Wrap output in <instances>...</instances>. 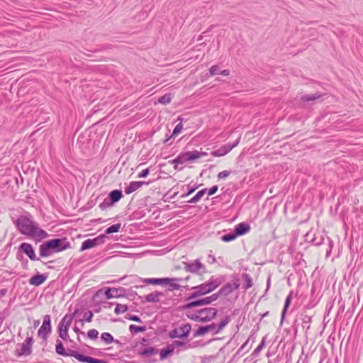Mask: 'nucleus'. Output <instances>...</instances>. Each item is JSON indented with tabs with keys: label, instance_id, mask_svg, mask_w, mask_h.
Instances as JSON below:
<instances>
[{
	"label": "nucleus",
	"instance_id": "39448f33",
	"mask_svg": "<svg viewBox=\"0 0 363 363\" xmlns=\"http://www.w3.org/2000/svg\"><path fill=\"white\" fill-rule=\"evenodd\" d=\"M73 316L65 315L58 325L59 336L64 340H67L69 337L68 330L72 322Z\"/></svg>",
	"mask_w": 363,
	"mask_h": 363
},
{
	"label": "nucleus",
	"instance_id": "4468645a",
	"mask_svg": "<svg viewBox=\"0 0 363 363\" xmlns=\"http://www.w3.org/2000/svg\"><path fill=\"white\" fill-rule=\"evenodd\" d=\"M124 289H116V288H108L105 291V296L107 299H110L112 298H116L121 296V292H123Z\"/></svg>",
	"mask_w": 363,
	"mask_h": 363
},
{
	"label": "nucleus",
	"instance_id": "13d9d810",
	"mask_svg": "<svg viewBox=\"0 0 363 363\" xmlns=\"http://www.w3.org/2000/svg\"><path fill=\"white\" fill-rule=\"evenodd\" d=\"M194 191V189H190V190L188 191V193L186 194V195H189V194H191V193H193Z\"/></svg>",
	"mask_w": 363,
	"mask_h": 363
},
{
	"label": "nucleus",
	"instance_id": "9d476101",
	"mask_svg": "<svg viewBox=\"0 0 363 363\" xmlns=\"http://www.w3.org/2000/svg\"><path fill=\"white\" fill-rule=\"evenodd\" d=\"M240 138L239 137L235 143L233 144H225L220 147L219 149L214 150L211 152V155L213 157H222L228 154L231 151V150L235 147L238 143H240Z\"/></svg>",
	"mask_w": 363,
	"mask_h": 363
},
{
	"label": "nucleus",
	"instance_id": "f03ea898",
	"mask_svg": "<svg viewBox=\"0 0 363 363\" xmlns=\"http://www.w3.org/2000/svg\"><path fill=\"white\" fill-rule=\"evenodd\" d=\"M238 287L239 284H237L235 283H227L219 290L218 294H214L211 296L205 297L203 298H201L196 301H190L185 306V308L188 309L196 306L210 304L218 298L219 294L227 296L232 293L234 290L237 289Z\"/></svg>",
	"mask_w": 363,
	"mask_h": 363
},
{
	"label": "nucleus",
	"instance_id": "a211bd4d",
	"mask_svg": "<svg viewBox=\"0 0 363 363\" xmlns=\"http://www.w3.org/2000/svg\"><path fill=\"white\" fill-rule=\"evenodd\" d=\"M187 162H191L189 158V152H181L174 160H172V163H179L184 164Z\"/></svg>",
	"mask_w": 363,
	"mask_h": 363
},
{
	"label": "nucleus",
	"instance_id": "f8f14e48",
	"mask_svg": "<svg viewBox=\"0 0 363 363\" xmlns=\"http://www.w3.org/2000/svg\"><path fill=\"white\" fill-rule=\"evenodd\" d=\"M19 249L21 251L26 254L31 260L34 261L38 259L33 247L30 244L23 242L20 245Z\"/></svg>",
	"mask_w": 363,
	"mask_h": 363
},
{
	"label": "nucleus",
	"instance_id": "e433bc0d",
	"mask_svg": "<svg viewBox=\"0 0 363 363\" xmlns=\"http://www.w3.org/2000/svg\"><path fill=\"white\" fill-rule=\"evenodd\" d=\"M236 233H228L223 235L221 240L224 242H230L234 240L237 238Z\"/></svg>",
	"mask_w": 363,
	"mask_h": 363
},
{
	"label": "nucleus",
	"instance_id": "bb28decb",
	"mask_svg": "<svg viewBox=\"0 0 363 363\" xmlns=\"http://www.w3.org/2000/svg\"><path fill=\"white\" fill-rule=\"evenodd\" d=\"M292 294L293 292L291 291L289 293V294L287 296V297L286 298V300H285V303H284V307L283 308V311H282V313H281V322L284 320V318H285V315H286V311L291 303V298H292Z\"/></svg>",
	"mask_w": 363,
	"mask_h": 363
},
{
	"label": "nucleus",
	"instance_id": "052dcab7",
	"mask_svg": "<svg viewBox=\"0 0 363 363\" xmlns=\"http://www.w3.org/2000/svg\"><path fill=\"white\" fill-rule=\"evenodd\" d=\"M247 342H248V340H247V341H246V342H245L242 345V347H241V348H240V349H242V348H244L245 347H246V345L247 344Z\"/></svg>",
	"mask_w": 363,
	"mask_h": 363
},
{
	"label": "nucleus",
	"instance_id": "a19ab883",
	"mask_svg": "<svg viewBox=\"0 0 363 363\" xmlns=\"http://www.w3.org/2000/svg\"><path fill=\"white\" fill-rule=\"evenodd\" d=\"M93 313L91 311H88L84 313V320L90 323L92 320ZM81 322L83 323V320H81Z\"/></svg>",
	"mask_w": 363,
	"mask_h": 363
},
{
	"label": "nucleus",
	"instance_id": "423d86ee",
	"mask_svg": "<svg viewBox=\"0 0 363 363\" xmlns=\"http://www.w3.org/2000/svg\"><path fill=\"white\" fill-rule=\"evenodd\" d=\"M184 269L185 271L193 273L202 274L206 272V267L199 259H195L192 262H184Z\"/></svg>",
	"mask_w": 363,
	"mask_h": 363
},
{
	"label": "nucleus",
	"instance_id": "c03bdc74",
	"mask_svg": "<svg viewBox=\"0 0 363 363\" xmlns=\"http://www.w3.org/2000/svg\"><path fill=\"white\" fill-rule=\"evenodd\" d=\"M209 73L211 76L220 74L219 67L217 65L212 66L209 69Z\"/></svg>",
	"mask_w": 363,
	"mask_h": 363
},
{
	"label": "nucleus",
	"instance_id": "473e14b6",
	"mask_svg": "<svg viewBox=\"0 0 363 363\" xmlns=\"http://www.w3.org/2000/svg\"><path fill=\"white\" fill-rule=\"evenodd\" d=\"M121 223H117V224H114L110 227H108L106 230V234H111V233H117L119 231L120 228H121Z\"/></svg>",
	"mask_w": 363,
	"mask_h": 363
},
{
	"label": "nucleus",
	"instance_id": "ea45409f",
	"mask_svg": "<svg viewBox=\"0 0 363 363\" xmlns=\"http://www.w3.org/2000/svg\"><path fill=\"white\" fill-rule=\"evenodd\" d=\"M244 279H245L244 288L245 289H248L251 288L252 286V281L251 278L248 275H245L244 277Z\"/></svg>",
	"mask_w": 363,
	"mask_h": 363
},
{
	"label": "nucleus",
	"instance_id": "a878e982",
	"mask_svg": "<svg viewBox=\"0 0 363 363\" xmlns=\"http://www.w3.org/2000/svg\"><path fill=\"white\" fill-rule=\"evenodd\" d=\"M230 321V316H225L223 320L220 321V323L217 325L218 328L216 330H213V335L219 333Z\"/></svg>",
	"mask_w": 363,
	"mask_h": 363
},
{
	"label": "nucleus",
	"instance_id": "c85d7f7f",
	"mask_svg": "<svg viewBox=\"0 0 363 363\" xmlns=\"http://www.w3.org/2000/svg\"><path fill=\"white\" fill-rule=\"evenodd\" d=\"M206 193V189H203L198 191L196 193V194L189 201V203H194L198 202L205 195Z\"/></svg>",
	"mask_w": 363,
	"mask_h": 363
},
{
	"label": "nucleus",
	"instance_id": "4c0bfd02",
	"mask_svg": "<svg viewBox=\"0 0 363 363\" xmlns=\"http://www.w3.org/2000/svg\"><path fill=\"white\" fill-rule=\"evenodd\" d=\"M320 97V94H314L311 95H304L302 96V100L304 101H313Z\"/></svg>",
	"mask_w": 363,
	"mask_h": 363
},
{
	"label": "nucleus",
	"instance_id": "5fc2aeb1",
	"mask_svg": "<svg viewBox=\"0 0 363 363\" xmlns=\"http://www.w3.org/2000/svg\"><path fill=\"white\" fill-rule=\"evenodd\" d=\"M229 74H230V72L227 69H224V70H222L220 72V74L223 75V76H228V75H229Z\"/></svg>",
	"mask_w": 363,
	"mask_h": 363
},
{
	"label": "nucleus",
	"instance_id": "7ed1b4c3",
	"mask_svg": "<svg viewBox=\"0 0 363 363\" xmlns=\"http://www.w3.org/2000/svg\"><path fill=\"white\" fill-rule=\"evenodd\" d=\"M220 282L217 279L211 278L208 281L192 288V293L189 296L188 300L190 301L194 298L205 295L216 289Z\"/></svg>",
	"mask_w": 363,
	"mask_h": 363
},
{
	"label": "nucleus",
	"instance_id": "c9c22d12",
	"mask_svg": "<svg viewBox=\"0 0 363 363\" xmlns=\"http://www.w3.org/2000/svg\"><path fill=\"white\" fill-rule=\"evenodd\" d=\"M69 356L74 357L80 362H86V356H84L75 351H72V352L69 353Z\"/></svg>",
	"mask_w": 363,
	"mask_h": 363
},
{
	"label": "nucleus",
	"instance_id": "3c124183",
	"mask_svg": "<svg viewBox=\"0 0 363 363\" xmlns=\"http://www.w3.org/2000/svg\"><path fill=\"white\" fill-rule=\"evenodd\" d=\"M218 191L217 186H213L208 191L209 196L213 195Z\"/></svg>",
	"mask_w": 363,
	"mask_h": 363
},
{
	"label": "nucleus",
	"instance_id": "6e6552de",
	"mask_svg": "<svg viewBox=\"0 0 363 363\" xmlns=\"http://www.w3.org/2000/svg\"><path fill=\"white\" fill-rule=\"evenodd\" d=\"M49 247H51L53 252H58L66 250L69 247V242L62 239H53L48 241Z\"/></svg>",
	"mask_w": 363,
	"mask_h": 363
},
{
	"label": "nucleus",
	"instance_id": "2eb2a0df",
	"mask_svg": "<svg viewBox=\"0 0 363 363\" xmlns=\"http://www.w3.org/2000/svg\"><path fill=\"white\" fill-rule=\"evenodd\" d=\"M145 184V182H131L128 186L125 188V193L126 194H130Z\"/></svg>",
	"mask_w": 363,
	"mask_h": 363
},
{
	"label": "nucleus",
	"instance_id": "1a4fd4ad",
	"mask_svg": "<svg viewBox=\"0 0 363 363\" xmlns=\"http://www.w3.org/2000/svg\"><path fill=\"white\" fill-rule=\"evenodd\" d=\"M191 329V326L189 324H184L179 328L172 330L169 332V336L170 338H182L186 337Z\"/></svg>",
	"mask_w": 363,
	"mask_h": 363
},
{
	"label": "nucleus",
	"instance_id": "b1692460",
	"mask_svg": "<svg viewBox=\"0 0 363 363\" xmlns=\"http://www.w3.org/2000/svg\"><path fill=\"white\" fill-rule=\"evenodd\" d=\"M174 349L172 346L168 345L166 348L162 349L160 352V359L164 360L170 354L174 352Z\"/></svg>",
	"mask_w": 363,
	"mask_h": 363
},
{
	"label": "nucleus",
	"instance_id": "5701e85b",
	"mask_svg": "<svg viewBox=\"0 0 363 363\" xmlns=\"http://www.w3.org/2000/svg\"><path fill=\"white\" fill-rule=\"evenodd\" d=\"M167 281L164 283V285H169L171 290L179 289L180 286L178 284L181 279L177 278H165Z\"/></svg>",
	"mask_w": 363,
	"mask_h": 363
},
{
	"label": "nucleus",
	"instance_id": "4be33fe9",
	"mask_svg": "<svg viewBox=\"0 0 363 363\" xmlns=\"http://www.w3.org/2000/svg\"><path fill=\"white\" fill-rule=\"evenodd\" d=\"M189 154V158L191 162H194L196 160L201 158L202 157L206 156L207 152H201L198 150L188 151Z\"/></svg>",
	"mask_w": 363,
	"mask_h": 363
},
{
	"label": "nucleus",
	"instance_id": "9b49d317",
	"mask_svg": "<svg viewBox=\"0 0 363 363\" xmlns=\"http://www.w3.org/2000/svg\"><path fill=\"white\" fill-rule=\"evenodd\" d=\"M104 235H101L94 239H87L84 240L81 245L80 250L84 251L104 243Z\"/></svg>",
	"mask_w": 363,
	"mask_h": 363
},
{
	"label": "nucleus",
	"instance_id": "79ce46f5",
	"mask_svg": "<svg viewBox=\"0 0 363 363\" xmlns=\"http://www.w3.org/2000/svg\"><path fill=\"white\" fill-rule=\"evenodd\" d=\"M99 332L96 329L89 330L87 333V336L90 339L97 338Z\"/></svg>",
	"mask_w": 363,
	"mask_h": 363
},
{
	"label": "nucleus",
	"instance_id": "f3484780",
	"mask_svg": "<svg viewBox=\"0 0 363 363\" xmlns=\"http://www.w3.org/2000/svg\"><path fill=\"white\" fill-rule=\"evenodd\" d=\"M250 225L245 223H240L235 226V232L237 235H242L249 232Z\"/></svg>",
	"mask_w": 363,
	"mask_h": 363
},
{
	"label": "nucleus",
	"instance_id": "ddd939ff",
	"mask_svg": "<svg viewBox=\"0 0 363 363\" xmlns=\"http://www.w3.org/2000/svg\"><path fill=\"white\" fill-rule=\"evenodd\" d=\"M32 345H33V337H28L24 342L22 344L21 352L19 353V355H29L31 354L32 352Z\"/></svg>",
	"mask_w": 363,
	"mask_h": 363
},
{
	"label": "nucleus",
	"instance_id": "6e6d98bb",
	"mask_svg": "<svg viewBox=\"0 0 363 363\" xmlns=\"http://www.w3.org/2000/svg\"><path fill=\"white\" fill-rule=\"evenodd\" d=\"M108 205H109V204H108V203H106L105 201H104L103 203H101L100 204V207H101V208H106V206H108Z\"/></svg>",
	"mask_w": 363,
	"mask_h": 363
},
{
	"label": "nucleus",
	"instance_id": "412c9836",
	"mask_svg": "<svg viewBox=\"0 0 363 363\" xmlns=\"http://www.w3.org/2000/svg\"><path fill=\"white\" fill-rule=\"evenodd\" d=\"M167 280L165 278H147L143 279V282L146 284H160V285H164V283Z\"/></svg>",
	"mask_w": 363,
	"mask_h": 363
},
{
	"label": "nucleus",
	"instance_id": "4d7b16f0",
	"mask_svg": "<svg viewBox=\"0 0 363 363\" xmlns=\"http://www.w3.org/2000/svg\"><path fill=\"white\" fill-rule=\"evenodd\" d=\"M73 330H74V331L76 333H82V332L80 331V330H79L77 327H74V328H73Z\"/></svg>",
	"mask_w": 363,
	"mask_h": 363
},
{
	"label": "nucleus",
	"instance_id": "cd10ccee",
	"mask_svg": "<svg viewBox=\"0 0 363 363\" xmlns=\"http://www.w3.org/2000/svg\"><path fill=\"white\" fill-rule=\"evenodd\" d=\"M56 352L58 354H60L62 356H69V354L67 353L65 347L63 346V344L60 340L57 341L56 348H55Z\"/></svg>",
	"mask_w": 363,
	"mask_h": 363
},
{
	"label": "nucleus",
	"instance_id": "c756f323",
	"mask_svg": "<svg viewBox=\"0 0 363 363\" xmlns=\"http://www.w3.org/2000/svg\"><path fill=\"white\" fill-rule=\"evenodd\" d=\"M101 339L106 344L118 342V340H114L113 337L109 333H103L101 335Z\"/></svg>",
	"mask_w": 363,
	"mask_h": 363
},
{
	"label": "nucleus",
	"instance_id": "20e7f679",
	"mask_svg": "<svg viewBox=\"0 0 363 363\" xmlns=\"http://www.w3.org/2000/svg\"><path fill=\"white\" fill-rule=\"evenodd\" d=\"M217 310L215 308H205L201 310L189 311L187 317L199 322H207L216 315Z\"/></svg>",
	"mask_w": 363,
	"mask_h": 363
},
{
	"label": "nucleus",
	"instance_id": "7c9ffc66",
	"mask_svg": "<svg viewBox=\"0 0 363 363\" xmlns=\"http://www.w3.org/2000/svg\"><path fill=\"white\" fill-rule=\"evenodd\" d=\"M157 353V350L156 349H155L154 347H150L145 348L144 350H142L140 352V354L142 356H145V357H148V356H150V355H152V354H155Z\"/></svg>",
	"mask_w": 363,
	"mask_h": 363
},
{
	"label": "nucleus",
	"instance_id": "de8ad7c7",
	"mask_svg": "<svg viewBox=\"0 0 363 363\" xmlns=\"http://www.w3.org/2000/svg\"><path fill=\"white\" fill-rule=\"evenodd\" d=\"M86 362L87 363H103L104 362L99 359H95L91 357H86Z\"/></svg>",
	"mask_w": 363,
	"mask_h": 363
},
{
	"label": "nucleus",
	"instance_id": "6ab92c4d",
	"mask_svg": "<svg viewBox=\"0 0 363 363\" xmlns=\"http://www.w3.org/2000/svg\"><path fill=\"white\" fill-rule=\"evenodd\" d=\"M163 296V294L158 291H154L145 296V300L147 302L157 303L159 302L160 298Z\"/></svg>",
	"mask_w": 363,
	"mask_h": 363
},
{
	"label": "nucleus",
	"instance_id": "aec40b11",
	"mask_svg": "<svg viewBox=\"0 0 363 363\" xmlns=\"http://www.w3.org/2000/svg\"><path fill=\"white\" fill-rule=\"evenodd\" d=\"M52 253H53L51 247L48 246V242H45L40 246V255L43 257H46L50 256Z\"/></svg>",
	"mask_w": 363,
	"mask_h": 363
},
{
	"label": "nucleus",
	"instance_id": "2f4dec72",
	"mask_svg": "<svg viewBox=\"0 0 363 363\" xmlns=\"http://www.w3.org/2000/svg\"><path fill=\"white\" fill-rule=\"evenodd\" d=\"M129 330L134 334H136L140 332H144L146 330L145 326H138L135 325H130L129 327Z\"/></svg>",
	"mask_w": 363,
	"mask_h": 363
},
{
	"label": "nucleus",
	"instance_id": "680f3d73",
	"mask_svg": "<svg viewBox=\"0 0 363 363\" xmlns=\"http://www.w3.org/2000/svg\"><path fill=\"white\" fill-rule=\"evenodd\" d=\"M174 168L175 169H178V164H179V163H174Z\"/></svg>",
	"mask_w": 363,
	"mask_h": 363
},
{
	"label": "nucleus",
	"instance_id": "f257e3e1",
	"mask_svg": "<svg viewBox=\"0 0 363 363\" xmlns=\"http://www.w3.org/2000/svg\"><path fill=\"white\" fill-rule=\"evenodd\" d=\"M16 225L18 231L37 242L48 237V234L44 230L39 228L30 214L21 216L17 218Z\"/></svg>",
	"mask_w": 363,
	"mask_h": 363
},
{
	"label": "nucleus",
	"instance_id": "72a5a7b5",
	"mask_svg": "<svg viewBox=\"0 0 363 363\" xmlns=\"http://www.w3.org/2000/svg\"><path fill=\"white\" fill-rule=\"evenodd\" d=\"M171 100H172L171 94H164V96H162L158 99V103L165 105V104L170 103Z\"/></svg>",
	"mask_w": 363,
	"mask_h": 363
},
{
	"label": "nucleus",
	"instance_id": "58836bf2",
	"mask_svg": "<svg viewBox=\"0 0 363 363\" xmlns=\"http://www.w3.org/2000/svg\"><path fill=\"white\" fill-rule=\"evenodd\" d=\"M209 328H208V325L199 327L196 335L199 336L204 335L206 333L209 332Z\"/></svg>",
	"mask_w": 363,
	"mask_h": 363
},
{
	"label": "nucleus",
	"instance_id": "603ef678",
	"mask_svg": "<svg viewBox=\"0 0 363 363\" xmlns=\"http://www.w3.org/2000/svg\"><path fill=\"white\" fill-rule=\"evenodd\" d=\"M128 318L130 320H133L135 322H139V323L141 322V319L138 315H130Z\"/></svg>",
	"mask_w": 363,
	"mask_h": 363
},
{
	"label": "nucleus",
	"instance_id": "f704fd0d",
	"mask_svg": "<svg viewBox=\"0 0 363 363\" xmlns=\"http://www.w3.org/2000/svg\"><path fill=\"white\" fill-rule=\"evenodd\" d=\"M127 310H128V306L126 305L118 303L116 305L114 312L116 314H121V313H125Z\"/></svg>",
	"mask_w": 363,
	"mask_h": 363
},
{
	"label": "nucleus",
	"instance_id": "0eeeda50",
	"mask_svg": "<svg viewBox=\"0 0 363 363\" xmlns=\"http://www.w3.org/2000/svg\"><path fill=\"white\" fill-rule=\"evenodd\" d=\"M51 318L50 315H45L43 317V322L41 327L38 331V336L46 341L48 339V334L51 332Z\"/></svg>",
	"mask_w": 363,
	"mask_h": 363
},
{
	"label": "nucleus",
	"instance_id": "49530a36",
	"mask_svg": "<svg viewBox=\"0 0 363 363\" xmlns=\"http://www.w3.org/2000/svg\"><path fill=\"white\" fill-rule=\"evenodd\" d=\"M264 347V339L262 340L259 345L255 349L254 354H258Z\"/></svg>",
	"mask_w": 363,
	"mask_h": 363
},
{
	"label": "nucleus",
	"instance_id": "393cba45",
	"mask_svg": "<svg viewBox=\"0 0 363 363\" xmlns=\"http://www.w3.org/2000/svg\"><path fill=\"white\" fill-rule=\"evenodd\" d=\"M122 193L118 190H113L109 194L111 203H113L118 201L122 197Z\"/></svg>",
	"mask_w": 363,
	"mask_h": 363
},
{
	"label": "nucleus",
	"instance_id": "bf43d9fd",
	"mask_svg": "<svg viewBox=\"0 0 363 363\" xmlns=\"http://www.w3.org/2000/svg\"><path fill=\"white\" fill-rule=\"evenodd\" d=\"M39 323H40V320H36V321H35V323H34V326H35V327H37V326L39 325Z\"/></svg>",
	"mask_w": 363,
	"mask_h": 363
},
{
	"label": "nucleus",
	"instance_id": "09e8293b",
	"mask_svg": "<svg viewBox=\"0 0 363 363\" xmlns=\"http://www.w3.org/2000/svg\"><path fill=\"white\" fill-rule=\"evenodd\" d=\"M230 175V172L227 170L222 171L218 173V179H225Z\"/></svg>",
	"mask_w": 363,
	"mask_h": 363
},
{
	"label": "nucleus",
	"instance_id": "37998d69",
	"mask_svg": "<svg viewBox=\"0 0 363 363\" xmlns=\"http://www.w3.org/2000/svg\"><path fill=\"white\" fill-rule=\"evenodd\" d=\"M171 346H172V348L174 350L176 348L182 347L185 345V343L184 342L179 341V340H175L172 344H170Z\"/></svg>",
	"mask_w": 363,
	"mask_h": 363
},
{
	"label": "nucleus",
	"instance_id": "dca6fc26",
	"mask_svg": "<svg viewBox=\"0 0 363 363\" xmlns=\"http://www.w3.org/2000/svg\"><path fill=\"white\" fill-rule=\"evenodd\" d=\"M47 279V277L44 274H37L32 277L29 279V284L33 286H38L43 284Z\"/></svg>",
	"mask_w": 363,
	"mask_h": 363
},
{
	"label": "nucleus",
	"instance_id": "a18cd8bd",
	"mask_svg": "<svg viewBox=\"0 0 363 363\" xmlns=\"http://www.w3.org/2000/svg\"><path fill=\"white\" fill-rule=\"evenodd\" d=\"M182 128H183V126H182V123L177 124L173 130L172 136H175V135H178L182 131Z\"/></svg>",
	"mask_w": 363,
	"mask_h": 363
},
{
	"label": "nucleus",
	"instance_id": "864d4df0",
	"mask_svg": "<svg viewBox=\"0 0 363 363\" xmlns=\"http://www.w3.org/2000/svg\"><path fill=\"white\" fill-rule=\"evenodd\" d=\"M208 328H209V332H211L212 334H213V330H216L218 325L215 323H212L208 325Z\"/></svg>",
	"mask_w": 363,
	"mask_h": 363
},
{
	"label": "nucleus",
	"instance_id": "8fccbe9b",
	"mask_svg": "<svg viewBox=\"0 0 363 363\" xmlns=\"http://www.w3.org/2000/svg\"><path fill=\"white\" fill-rule=\"evenodd\" d=\"M148 174H149V169H145L138 174V177L139 178L145 177L148 175Z\"/></svg>",
	"mask_w": 363,
	"mask_h": 363
}]
</instances>
